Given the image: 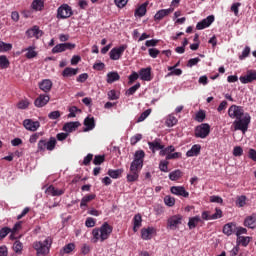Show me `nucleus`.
Returning a JSON list of instances; mask_svg holds the SVG:
<instances>
[{
  "label": "nucleus",
  "mask_w": 256,
  "mask_h": 256,
  "mask_svg": "<svg viewBox=\"0 0 256 256\" xmlns=\"http://www.w3.org/2000/svg\"><path fill=\"white\" fill-rule=\"evenodd\" d=\"M23 126L25 127V129H27V131H37V129H39V127H41V123H39V121H33L31 119H25L23 121Z\"/></svg>",
  "instance_id": "ddd939ff"
},
{
  "label": "nucleus",
  "mask_w": 256,
  "mask_h": 256,
  "mask_svg": "<svg viewBox=\"0 0 256 256\" xmlns=\"http://www.w3.org/2000/svg\"><path fill=\"white\" fill-rule=\"evenodd\" d=\"M159 169L163 173H169V162L167 160L161 161L159 164Z\"/></svg>",
  "instance_id": "3c124183"
},
{
  "label": "nucleus",
  "mask_w": 256,
  "mask_h": 256,
  "mask_svg": "<svg viewBox=\"0 0 256 256\" xmlns=\"http://www.w3.org/2000/svg\"><path fill=\"white\" fill-rule=\"evenodd\" d=\"M143 169V162H137L135 160L132 161L130 165V171H136L139 173Z\"/></svg>",
  "instance_id": "4c0bfd02"
},
{
  "label": "nucleus",
  "mask_w": 256,
  "mask_h": 256,
  "mask_svg": "<svg viewBox=\"0 0 256 256\" xmlns=\"http://www.w3.org/2000/svg\"><path fill=\"white\" fill-rule=\"evenodd\" d=\"M113 233V226L109 225V223L104 222L100 228H95L92 231V235L94 237V243L97 241H107L109 239V235Z\"/></svg>",
  "instance_id": "f03ea898"
},
{
  "label": "nucleus",
  "mask_w": 256,
  "mask_h": 256,
  "mask_svg": "<svg viewBox=\"0 0 256 256\" xmlns=\"http://www.w3.org/2000/svg\"><path fill=\"white\" fill-rule=\"evenodd\" d=\"M53 88V82L50 79H44L39 83V89L44 93H49Z\"/></svg>",
  "instance_id": "412c9836"
},
{
  "label": "nucleus",
  "mask_w": 256,
  "mask_h": 256,
  "mask_svg": "<svg viewBox=\"0 0 256 256\" xmlns=\"http://www.w3.org/2000/svg\"><path fill=\"white\" fill-rule=\"evenodd\" d=\"M165 123H166V125H167L168 127H175V125H177V123H178V120H177V118H176L175 116L169 115V116L167 117Z\"/></svg>",
  "instance_id": "ea45409f"
},
{
  "label": "nucleus",
  "mask_w": 256,
  "mask_h": 256,
  "mask_svg": "<svg viewBox=\"0 0 256 256\" xmlns=\"http://www.w3.org/2000/svg\"><path fill=\"white\" fill-rule=\"evenodd\" d=\"M51 245H53V239H51V237H47L43 242H34L33 249H35L37 255H49V251H51Z\"/></svg>",
  "instance_id": "7ed1b4c3"
},
{
  "label": "nucleus",
  "mask_w": 256,
  "mask_h": 256,
  "mask_svg": "<svg viewBox=\"0 0 256 256\" xmlns=\"http://www.w3.org/2000/svg\"><path fill=\"white\" fill-rule=\"evenodd\" d=\"M199 223H201V217L199 216L191 217L189 218V221H188V227L189 229H195V227H197Z\"/></svg>",
  "instance_id": "473e14b6"
},
{
  "label": "nucleus",
  "mask_w": 256,
  "mask_h": 256,
  "mask_svg": "<svg viewBox=\"0 0 256 256\" xmlns=\"http://www.w3.org/2000/svg\"><path fill=\"white\" fill-rule=\"evenodd\" d=\"M26 37L28 39H33V37L35 39H41L43 37V31L39 29V26L35 25L26 31Z\"/></svg>",
  "instance_id": "9d476101"
},
{
  "label": "nucleus",
  "mask_w": 256,
  "mask_h": 256,
  "mask_svg": "<svg viewBox=\"0 0 256 256\" xmlns=\"http://www.w3.org/2000/svg\"><path fill=\"white\" fill-rule=\"evenodd\" d=\"M11 49H13V45L12 44L0 41V53H5L7 51H11Z\"/></svg>",
  "instance_id": "79ce46f5"
},
{
  "label": "nucleus",
  "mask_w": 256,
  "mask_h": 256,
  "mask_svg": "<svg viewBox=\"0 0 256 256\" xmlns=\"http://www.w3.org/2000/svg\"><path fill=\"white\" fill-rule=\"evenodd\" d=\"M201 154V145L195 144L186 152V157H197Z\"/></svg>",
  "instance_id": "b1692460"
},
{
  "label": "nucleus",
  "mask_w": 256,
  "mask_h": 256,
  "mask_svg": "<svg viewBox=\"0 0 256 256\" xmlns=\"http://www.w3.org/2000/svg\"><path fill=\"white\" fill-rule=\"evenodd\" d=\"M183 176V172L181 170H174L169 174V179L170 181H177L179 179H181V177Z\"/></svg>",
  "instance_id": "c9c22d12"
},
{
  "label": "nucleus",
  "mask_w": 256,
  "mask_h": 256,
  "mask_svg": "<svg viewBox=\"0 0 256 256\" xmlns=\"http://www.w3.org/2000/svg\"><path fill=\"white\" fill-rule=\"evenodd\" d=\"M139 74L137 72H133L129 77V81H128V84L129 85H133L134 81H137V79H139Z\"/></svg>",
  "instance_id": "0e129e2a"
},
{
  "label": "nucleus",
  "mask_w": 256,
  "mask_h": 256,
  "mask_svg": "<svg viewBox=\"0 0 256 256\" xmlns=\"http://www.w3.org/2000/svg\"><path fill=\"white\" fill-rule=\"evenodd\" d=\"M215 21V16L210 15L203 19L202 21L198 22L196 25V29L198 31H202V29H207V27H210V25Z\"/></svg>",
  "instance_id": "f8f14e48"
},
{
  "label": "nucleus",
  "mask_w": 256,
  "mask_h": 256,
  "mask_svg": "<svg viewBox=\"0 0 256 256\" xmlns=\"http://www.w3.org/2000/svg\"><path fill=\"white\" fill-rule=\"evenodd\" d=\"M139 179V172L137 171H130L127 175V182L128 183H135Z\"/></svg>",
  "instance_id": "e433bc0d"
},
{
  "label": "nucleus",
  "mask_w": 256,
  "mask_h": 256,
  "mask_svg": "<svg viewBox=\"0 0 256 256\" xmlns=\"http://www.w3.org/2000/svg\"><path fill=\"white\" fill-rule=\"evenodd\" d=\"M251 55V48L249 46H246L244 50L242 51V54L239 56L240 61H243L244 59H247Z\"/></svg>",
  "instance_id": "8fccbe9b"
},
{
  "label": "nucleus",
  "mask_w": 256,
  "mask_h": 256,
  "mask_svg": "<svg viewBox=\"0 0 256 256\" xmlns=\"http://www.w3.org/2000/svg\"><path fill=\"white\" fill-rule=\"evenodd\" d=\"M95 197H97V195H95V194L85 195L81 200L80 208L83 209L84 207H87V203H91V201H93V199H95Z\"/></svg>",
  "instance_id": "c756f323"
},
{
  "label": "nucleus",
  "mask_w": 256,
  "mask_h": 256,
  "mask_svg": "<svg viewBox=\"0 0 256 256\" xmlns=\"http://www.w3.org/2000/svg\"><path fill=\"white\" fill-rule=\"evenodd\" d=\"M74 250H75V244L73 243H69L65 245L62 249L63 253H67V254L71 253Z\"/></svg>",
  "instance_id": "bf43d9fd"
},
{
  "label": "nucleus",
  "mask_w": 256,
  "mask_h": 256,
  "mask_svg": "<svg viewBox=\"0 0 256 256\" xmlns=\"http://www.w3.org/2000/svg\"><path fill=\"white\" fill-rule=\"evenodd\" d=\"M107 175H109V177H111L112 179H119L120 176L123 175V169H109Z\"/></svg>",
  "instance_id": "72a5a7b5"
},
{
  "label": "nucleus",
  "mask_w": 256,
  "mask_h": 256,
  "mask_svg": "<svg viewBox=\"0 0 256 256\" xmlns=\"http://www.w3.org/2000/svg\"><path fill=\"white\" fill-rule=\"evenodd\" d=\"M61 117V112L59 110L52 111L48 114V118L51 120L59 119Z\"/></svg>",
  "instance_id": "69168bd1"
},
{
  "label": "nucleus",
  "mask_w": 256,
  "mask_h": 256,
  "mask_svg": "<svg viewBox=\"0 0 256 256\" xmlns=\"http://www.w3.org/2000/svg\"><path fill=\"white\" fill-rule=\"evenodd\" d=\"M236 231H237V225H235V223H228V224H225L223 227V233L228 237L230 235H233V233H235Z\"/></svg>",
  "instance_id": "393cba45"
},
{
  "label": "nucleus",
  "mask_w": 256,
  "mask_h": 256,
  "mask_svg": "<svg viewBox=\"0 0 256 256\" xmlns=\"http://www.w3.org/2000/svg\"><path fill=\"white\" fill-rule=\"evenodd\" d=\"M29 105H31V103L29 102V100L25 99V100H21L17 103V108L18 109H28Z\"/></svg>",
  "instance_id": "864d4df0"
},
{
  "label": "nucleus",
  "mask_w": 256,
  "mask_h": 256,
  "mask_svg": "<svg viewBox=\"0 0 256 256\" xmlns=\"http://www.w3.org/2000/svg\"><path fill=\"white\" fill-rule=\"evenodd\" d=\"M75 47H77L75 44L73 43H60L57 44L53 49H52V53L53 54H57V53H63L65 51H73V49H75Z\"/></svg>",
  "instance_id": "1a4fd4ad"
},
{
  "label": "nucleus",
  "mask_w": 256,
  "mask_h": 256,
  "mask_svg": "<svg viewBox=\"0 0 256 256\" xmlns=\"http://www.w3.org/2000/svg\"><path fill=\"white\" fill-rule=\"evenodd\" d=\"M233 155L234 157H241V155H243V148L241 146L234 147Z\"/></svg>",
  "instance_id": "338daca9"
},
{
  "label": "nucleus",
  "mask_w": 256,
  "mask_h": 256,
  "mask_svg": "<svg viewBox=\"0 0 256 256\" xmlns=\"http://www.w3.org/2000/svg\"><path fill=\"white\" fill-rule=\"evenodd\" d=\"M157 233V230L153 227L142 228L141 237L144 241H149L153 239V234Z\"/></svg>",
  "instance_id": "2eb2a0df"
},
{
  "label": "nucleus",
  "mask_w": 256,
  "mask_h": 256,
  "mask_svg": "<svg viewBox=\"0 0 256 256\" xmlns=\"http://www.w3.org/2000/svg\"><path fill=\"white\" fill-rule=\"evenodd\" d=\"M173 11H174L173 8L159 10L155 14L154 19H155V21H161L162 19H164V17H167V15H171V13H173Z\"/></svg>",
  "instance_id": "4be33fe9"
},
{
  "label": "nucleus",
  "mask_w": 256,
  "mask_h": 256,
  "mask_svg": "<svg viewBox=\"0 0 256 256\" xmlns=\"http://www.w3.org/2000/svg\"><path fill=\"white\" fill-rule=\"evenodd\" d=\"M237 207H245L247 205V196H239L236 200Z\"/></svg>",
  "instance_id": "09e8293b"
},
{
  "label": "nucleus",
  "mask_w": 256,
  "mask_h": 256,
  "mask_svg": "<svg viewBox=\"0 0 256 256\" xmlns=\"http://www.w3.org/2000/svg\"><path fill=\"white\" fill-rule=\"evenodd\" d=\"M159 53H161V51H159L157 48L148 49V54L152 57V59H157V57H159Z\"/></svg>",
  "instance_id": "4d7b16f0"
},
{
  "label": "nucleus",
  "mask_w": 256,
  "mask_h": 256,
  "mask_svg": "<svg viewBox=\"0 0 256 256\" xmlns=\"http://www.w3.org/2000/svg\"><path fill=\"white\" fill-rule=\"evenodd\" d=\"M244 227L256 229V213H252L244 219Z\"/></svg>",
  "instance_id": "6ab92c4d"
},
{
  "label": "nucleus",
  "mask_w": 256,
  "mask_h": 256,
  "mask_svg": "<svg viewBox=\"0 0 256 256\" xmlns=\"http://www.w3.org/2000/svg\"><path fill=\"white\" fill-rule=\"evenodd\" d=\"M145 159V151L143 150H138L134 154V161H137L139 163H143Z\"/></svg>",
  "instance_id": "58836bf2"
},
{
  "label": "nucleus",
  "mask_w": 256,
  "mask_h": 256,
  "mask_svg": "<svg viewBox=\"0 0 256 256\" xmlns=\"http://www.w3.org/2000/svg\"><path fill=\"white\" fill-rule=\"evenodd\" d=\"M81 127L80 122H67L63 126V131H66V133H73L76 129Z\"/></svg>",
  "instance_id": "5701e85b"
},
{
  "label": "nucleus",
  "mask_w": 256,
  "mask_h": 256,
  "mask_svg": "<svg viewBox=\"0 0 256 256\" xmlns=\"http://www.w3.org/2000/svg\"><path fill=\"white\" fill-rule=\"evenodd\" d=\"M25 57L26 59H35V57H37V51H35V46H29L26 49L22 50V53H25Z\"/></svg>",
  "instance_id": "c85d7f7f"
},
{
  "label": "nucleus",
  "mask_w": 256,
  "mask_h": 256,
  "mask_svg": "<svg viewBox=\"0 0 256 256\" xmlns=\"http://www.w3.org/2000/svg\"><path fill=\"white\" fill-rule=\"evenodd\" d=\"M11 233V228L9 227H3L0 229V241H3L5 237H7Z\"/></svg>",
  "instance_id": "de8ad7c7"
},
{
  "label": "nucleus",
  "mask_w": 256,
  "mask_h": 256,
  "mask_svg": "<svg viewBox=\"0 0 256 256\" xmlns=\"http://www.w3.org/2000/svg\"><path fill=\"white\" fill-rule=\"evenodd\" d=\"M49 101H51V97H49V95L40 94L39 97L35 99L34 105L35 107H38V108L45 107V105H47Z\"/></svg>",
  "instance_id": "4468645a"
},
{
  "label": "nucleus",
  "mask_w": 256,
  "mask_h": 256,
  "mask_svg": "<svg viewBox=\"0 0 256 256\" xmlns=\"http://www.w3.org/2000/svg\"><path fill=\"white\" fill-rule=\"evenodd\" d=\"M46 195H50L51 197H61V195H65V189H57L55 186L50 185L46 189Z\"/></svg>",
  "instance_id": "f3484780"
},
{
  "label": "nucleus",
  "mask_w": 256,
  "mask_h": 256,
  "mask_svg": "<svg viewBox=\"0 0 256 256\" xmlns=\"http://www.w3.org/2000/svg\"><path fill=\"white\" fill-rule=\"evenodd\" d=\"M13 251H15L18 254H21L23 251V243L21 241L16 240L13 244Z\"/></svg>",
  "instance_id": "c03bdc74"
},
{
  "label": "nucleus",
  "mask_w": 256,
  "mask_h": 256,
  "mask_svg": "<svg viewBox=\"0 0 256 256\" xmlns=\"http://www.w3.org/2000/svg\"><path fill=\"white\" fill-rule=\"evenodd\" d=\"M251 241V237L249 236H239L237 242L242 245V247H247L249 245V242Z\"/></svg>",
  "instance_id": "37998d69"
},
{
  "label": "nucleus",
  "mask_w": 256,
  "mask_h": 256,
  "mask_svg": "<svg viewBox=\"0 0 256 256\" xmlns=\"http://www.w3.org/2000/svg\"><path fill=\"white\" fill-rule=\"evenodd\" d=\"M253 81H256V70H248L246 75L240 76V82L243 83V85L253 83Z\"/></svg>",
  "instance_id": "9b49d317"
},
{
  "label": "nucleus",
  "mask_w": 256,
  "mask_h": 256,
  "mask_svg": "<svg viewBox=\"0 0 256 256\" xmlns=\"http://www.w3.org/2000/svg\"><path fill=\"white\" fill-rule=\"evenodd\" d=\"M86 227H95L96 221L94 218L88 217L85 221Z\"/></svg>",
  "instance_id": "774afa93"
},
{
  "label": "nucleus",
  "mask_w": 256,
  "mask_h": 256,
  "mask_svg": "<svg viewBox=\"0 0 256 256\" xmlns=\"http://www.w3.org/2000/svg\"><path fill=\"white\" fill-rule=\"evenodd\" d=\"M57 147V138L50 137L49 139L42 138L38 141L37 151L38 153H45V151H55Z\"/></svg>",
  "instance_id": "20e7f679"
},
{
  "label": "nucleus",
  "mask_w": 256,
  "mask_h": 256,
  "mask_svg": "<svg viewBox=\"0 0 256 256\" xmlns=\"http://www.w3.org/2000/svg\"><path fill=\"white\" fill-rule=\"evenodd\" d=\"M228 116L230 119H236L233 122L235 131L247 133V129H249V125L251 123V115L249 113H245L243 106L233 104L228 109Z\"/></svg>",
  "instance_id": "f257e3e1"
},
{
  "label": "nucleus",
  "mask_w": 256,
  "mask_h": 256,
  "mask_svg": "<svg viewBox=\"0 0 256 256\" xmlns=\"http://www.w3.org/2000/svg\"><path fill=\"white\" fill-rule=\"evenodd\" d=\"M84 125H85L84 132L93 131V129H95V118L93 117L85 118Z\"/></svg>",
  "instance_id": "cd10ccee"
},
{
  "label": "nucleus",
  "mask_w": 256,
  "mask_h": 256,
  "mask_svg": "<svg viewBox=\"0 0 256 256\" xmlns=\"http://www.w3.org/2000/svg\"><path fill=\"white\" fill-rule=\"evenodd\" d=\"M93 163L95 165H101V163H105V156L104 155H96L94 157Z\"/></svg>",
  "instance_id": "680f3d73"
},
{
  "label": "nucleus",
  "mask_w": 256,
  "mask_h": 256,
  "mask_svg": "<svg viewBox=\"0 0 256 256\" xmlns=\"http://www.w3.org/2000/svg\"><path fill=\"white\" fill-rule=\"evenodd\" d=\"M170 71L168 74H167V77H171L173 75H176L177 77H179L180 75H183V70L179 69V68H174L172 70H168Z\"/></svg>",
  "instance_id": "13d9d810"
},
{
  "label": "nucleus",
  "mask_w": 256,
  "mask_h": 256,
  "mask_svg": "<svg viewBox=\"0 0 256 256\" xmlns=\"http://www.w3.org/2000/svg\"><path fill=\"white\" fill-rule=\"evenodd\" d=\"M141 139H143V135L136 134L131 137L130 143H131V145H137V143H139V141H141Z\"/></svg>",
  "instance_id": "052dcab7"
},
{
  "label": "nucleus",
  "mask_w": 256,
  "mask_h": 256,
  "mask_svg": "<svg viewBox=\"0 0 256 256\" xmlns=\"http://www.w3.org/2000/svg\"><path fill=\"white\" fill-rule=\"evenodd\" d=\"M151 115V109H147L146 111L142 112L141 115L137 119V123H142Z\"/></svg>",
  "instance_id": "49530a36"
},
{
  "label": "nucleus",
  "mask_w": 256,
  "mask_h": 256,
  "mask_svg": "<svg viewBox=\"0 0 256 256\" xmlns=\"http://www.w3.org/2000/svg\"><path fill=\"white\" fill-rule=\"evenodd\" d=\"M139 77L142 81H151V68L140 69Z\"/></svg>",
  "instance_id": "bb28decb"
},
{
  "label": "nucleus",
  "mask_w": 256,
  "mask_h": 256,
  "mask_svg": "<svg viewBox=\"0 0 256 256\" xmlns=\"http://www.w3.org/2000/svg\"><path fill=\"white\" fill-rule=\"evenodd\" d=\"M127 49V45H120L119 47H114L109 52V57L112 61H119L121 57H123V53H125V50Z\"/></svg>",
  "instance_id": "6e6552de"
},
{
  "label": "nucleus",
  "mask_w": 256,
  "mask_h": 256,
  "mask_svg": "<svg viewBox=\"0 0 256 256\" xmlns=\"http://www.w3.org/2000/svg\"><path fill=\"white\" fill-rule=\"evenodd\" d=\"M147 7H149V1L144 2L134 12L135 17H145L147 15Z\"/></svg>",
  "instance_id": "aec40b11"
},
{
  "label": "nucleus",
  "mask_w": 256,
  "mask_h": 256,
  "mask_svg": "<svg viewBox=\"0 0 256 256\" xmlns=\"http://www.w3.org/2000/svg\"><path fill=\"white\" fill-rule=\"evenodd\" d=\"M170 191L173 195H177L178 197H189V192H187L183 186H172Z\"/></svg>",
  "instance_id": "dca6fc26"
},
{
  "label": "nucleus",
  "mask_w": 256,
  "mask_h": 256,
  "mask_svg": "<svg viewBox=\"0 0 256 256\" xmlns=\"http://www.w3.org/2000/svg\"><path fill=\"white\" fill-rule=\"evenodd\" d=\"M121 76L117 72H110L107 74V83H115V81H119Z\"/></svg>",
  "instance_id": "f704fd0d"
},
{
  "label": "nucleus",
  "mask_w": 256,
  "mask_h": 256,
  "mask_svg": "<svg viewBox=\"0 0 256 256\" xmlns=\"http://www.w3.org/2000/svg\"><path fill=\"white\" fill-rule=\"evenodd\" d=\"M31 7L34 9V11H43L45 2L43 0H34L31 4Z\"/></svg>",
  "instance_id": "2f4dec72"
},
{
  "label": "nucleus",
  "mask_w": 256,
  "mask_h": 256,
  "mask_svg": "<svg viewBox=\"0 0 256 256\" xmlns=\"http://www.w3.org/2000/svg\"><path fill=\"white\" fill-rule=\"evenodd\" d=\"M205 117H207V115L205 114V111L199 110L196 113L195 121H198V123H203L205 121Z\"/></svg>",
  "instance_id": "a18cd8bd"
},
{
  "label": "nucleus",
  "mask_w": 256,
  "mask_h": 256,
  "mask_svg": "<svg viewBox=\"0 0 256 256\" xmlns=\"http://www.w3.org/2000/svg\"><path fill=\"white\" fill-rule=\"evenodd\" d=\"M148 147L152 153H157V151H161L165 145L161 143V139H155L152 142H148Z\"/></svg>",
  "instance_id": "a211bd4d"
},
{
  "label": "nucleus",
  "mask_w": 256,
  "mask_h": 256,
  "mask_svg": "<svg viewBox=\"0 0 256 256\" xmlns=\"http://www.w3.org/2000/svg\"><path fill=\"white\" fill-rule=\"evenodd\" d=\"M164 203L168 206V207H173V205H175V198L170 197V196H166L164 198Z\"/></svg>",
  "instance_id": "e2e57ef3"
},
{
  "label": "nucleus",
  "mask_w": 256,
  "mask_h": 256,
  "mask_svg": "<svg viewBox=\"0 0 256 256\" xmlns=\"http://www.w3.org/2000/svg\"><path fill=\"white\" fill-rule=\"evenodd\" d=\"M10 62L7 56L1 55L0 56V67L1 69H7L9 68Z\"/></svg>",
  "instance_id": "a19ab883"
},
{
  "label": "nucleus",
  "mask_w": 256,
  "mask_h": 256,
  "mask_svg": "<svg viewBox=\"0 0 256 256\" xmlns=\"http://www.w3.org/2000/svg\"><path fill=\"white\" fill-rule=\"evenodd\" d=\"M77 73H79V69L72 68V67H66L62 72V76L63 77H73V76L77 75Z\"/></svg>",
  "instance_id": "7c9ffc66"
},
{
  "label": "nucleus",
  "mask_w": 256,
  "mask_h": 256,
  "mask_svg": "<svg viewBox=\"0 0 256 256\" xmlns=\"http://www.w3.org/2000/svg\"><path fill=\"white\" fill-rule=\"evenodd\" d=\"M133 231L134 233H137L139 231L140 227L143 225V217H141V214H136L133 218Z\"/></svg>",
  "instance_id": "a878e982"
},
{
  "label": "nucleus",
  "mask_w": 256,
  "mask_h": 256,
  "mask_svg": "<svg viewBox=\"0 0 256 256\" xmlns=\"http://www.w3.org/2000/svg\"><path fill=\"white\" fill-rule=\"evenodd\" d=\"M181 152H172L166 156V161H171L172 159H181Z\"/></svg>",
  "instance_id": "5fc2aeb1"
},
{
  "label": "nucleus",
  "mask_w": 256,
  "mask_h": 256,
  "mask_svg": "<svg viewBox=\"0 0 256 256\" xmlns=\"http://www.w3.org/2000/svg\"><path fill=\"white\" fill-rule=\"evenodd\" d=\"M211 133V126L207 123H203L196 127L195 129V137H199L200 139H205Z\"/></svg>",
  "instance_id": "0eeeda50"
},
{
  "label": "nucleus",
  "mask_w": 256,
  "mask_h": 256,
  "mask_svg": "<svg viewBox=\"0 0 256 256\" xmlns=\"http://www.w3.org/2000/svg\"><path fill=\"white\" fill-rule=\"evenodd\" d=\"M107 95H108L109 101H117V99H119V95L115 90L108 91Z\"/></svg>",
  "instance_id": "6e6d98bb"
},
{
  "label": "nucleus",
  "mask_w": 256,
  "mask_h": 256,
  "mask_svg": "<svg viewBox=\"0 0 256 256\" xmlns=\"http://www.w3.org/2000/svg\"><path fill=\"white\" fill-rule=\"evenodd\" d=\"M181 223H183V216L180 214L173 215L167 220V229L175 231L179 229V225H181Z\"/></svg>",
  "instance_id": "39448f33"
},
{
  "label": "nucleus",
  "mask_w": 256,
  "mask_h": 256,
  "mask_svg": "<svg viewBox=\"0 0 256 256\" xmlns=\"http://www.w3.org/2000/svg\"><path fill=\"white\" fill-rule=\"evenodd\" d=\"M141 88V83H136L134 86L130 87L126 93L127 95H135V93L137 92L138 89Z\"/></svg>",
  "instance_id": "603ef678"
},
{
  "label": "nucleus",
  "mask_w": 256,
  "mask_h": 256,
  "mask_svg": "<svg viewBox=\"0 0 256 256\" xmlns=\"http://www.w3.org/2000/svg\"><path fill=\"white\" fill-rule=\"evenodd\" d=\"M73 15V9L68 4H62L57 9V19H69Z\"/></svg>",
  "instance_id": "423d86ee"
}]
</instances>
